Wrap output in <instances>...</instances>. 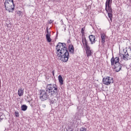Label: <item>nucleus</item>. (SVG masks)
I'll list each match as a JSON object with an SVG mask.
<instances>
[{"mask_svg":"<svg viewBox=\"0 0 131 131\" xmlns=\"http://www.w3.org/2000/svg\"><path fill=\"white\" fill-rule=\"evenodd\" d=\"M59 88L56 84H48L46 85L45 90H39V98L41 101H47L48 99L53 98L54 96L58 95Z\"/></svg>","mask_w":131,"mask_h":131,"instance_id":"f257e3e1","label":"nucleus"},{"mask_svg":"<svg viewBox=\"0 0 131 131\" xmlns=\"http://www.w3.org/2000/svg\"><path fill=\"white\" fill-rule=\"evenodd\" d=\"M56 56L62 62H66L69 59V52L66 47V43L58 42L56 46Z\"/></svg>","mask_w":131,"mask_h":131,"instance_id":"f03ea898","label":"nucleus"},{"mask_svg":"<svg viewBox=\"0 0 131 131\" xmlns=\"http://www.w3.org/2000/svg\"><path fill=\"white\" fill-rule=\"evenodd\" d=\"M111 66L113 67V69H114L116 72H119L121 70L122 67L121 64L119 62V57H116L114 58V56H113L111 59Z\"/></svg>","mask_w":131,"mask_h":131,"instance_id":"7ed1b4c3","label":"nucleus"},{"mask_svg":"<svg viewBox=\"0 0 131 131\" xmlns=\"http://www.w3.org/2000/svg\"><path fill=\"white\" fill-rule=\"evenodd\" d=\"M112 0H106L105 2V11L107 13L108 17L110 20H108L109 23L112 22V18H113V10L112 9Z\"/></svg>","mask_w":131,"mask_h":131,"instance_id":"20e7f679","label":"nucleus"},{"mask_svg":"<svg viewBox=\"0 0 131 131\" xmlns=\"http://www.w3.org/2000/svg\"><path fill=\"white\" fill-rule=\"evenodd\" d=\"M4 5L6 11H8L9 13H13L14 10H15L14 0H6Z\"/></svg>","mask_w":131,"mask_h":131,"instance_id":"39448f33","label":"nucleus"},{"mask_svg":"<svg viewBox=\"0 0 131 131\" xmlns=\"http://www.w3.org/2000/svg\"><path fill=\"white\" fill-rule=\"evenodd\" d=\"M103 83L105 85H109L111 83H113V78L110 77H104L102 80Z\"/></svg>","mask_w":131,"mask_h":131,"instance_id":"423d86ee","label":"nucleus"},{"mask_svg":"<svg viewBox=\"0 0 131 131\" xmlns=\"http://www.w3.org/2000/svg\"><path fill=\"white\" fill-rule=\"evenodd\" d=\"M89 38L91 41V45L96 43V41H97V39H96V36L94 35H90L89 36Z\"/></svg>","mask_w":131,"mask_h":131,"instance_id":"0eeeda50","label":"nucleus"},{"mask_svg":"<svg viewBox=\"0 0 131 131\" xmlns=\"http://www.w3.org/2000/svg\"><path fill=\"white\" fill-rule=\"evenodd\" d=\"M46 31L47 34H46V39L48 42H51L52 41V39H51V32H49V29L47 28Z\"/></svg>","mask_w":131,"mask_h":131,"instance_id":"6e6552de","label":"nucleus"},{"mask_svg":"<svg viewBox=\"0 0 131 131\" xmlns=\"http://www.w3.org/2000/svg\"><path fill=\"white\" fill-rule=\"evenodd\" d=\"M86 54L87 55V57H91L93 53L91 50V47L90 46H87L86 47Z\"/></svg>","mask_w":131,"mask_h":131,"instance_id":"1a4fd4ad","label":"nucleus"},{"mask_svg":"<svg viewBox=\"0 0 131 131\" xmlns=\"http://www.w3.org/2000/svg\"><path fill=\"white\" fill-rule=\"evenodd\" d=\"M120 56L121 57V56H122L124 60H125V61H127V60H128V59H127V58H128V56H129L128 55V53H127V50H126V51L124 52V54H120Z\"/></svg>","mask_w":131,"mask_h":131,"instance_id":"9d476101","label":"nucleus"},{"mask_svg":"<svg viewBox=\"0 0 131 131\" xmlns=\"http://www.w3.org/2000/svg\"><path fill=\"white\" fill-rule=\"evenodd\" d=\"M82 43L84 47H85V48L86 47H89V45H88V40H86V38H85V37H84L82 36Z\"/></svg>","mask_w":131,"mask_h":131,"instance_id":"9b49d317","label":"nucleus"},{"mask_svg":"<svg viewBox=\"0 0 131 131\" xmlns=\"http://www.w3.org/2000/svg\"><path fill=\"white\" fill-rule=\"evenodd\" d=\"M101 38V42L102 43H105V40L106 39V34L104 33H101L100 34Z\"/></svg>","mask_w":131,"mask_h":131,"instance_id":"f8f14e48","label":"nucleus"},{"mask_svg":"<svg viewBox=\"0 0 131 131\" xmlns=\"http://www.w3.org/2000/svg\"><path fill=\"white\" fill-rule=\"evenodd\" d=\"M18 95L19 97H22V96H23V95H24V89H23L22 88H20L18 90Z\"/></svg>","mask_w":131,"mask_h":131,"instance_id":"ddd939ff","label":"nucleus"},{"mask_svg":"<svg viewBox=\"0 0 131 131\" xmlns=\"http://www.w3.org/2000/svg\"><path fill=\"white\" fill-rule=\"evenodd\" d=\"M69 51L70 53H71V54H73L74 53V47H73V45H70L69 46Z\"/></svg>","mask_w":131,"mask_h":131,"instance_id":"4468645a","label":"nucleus"},{"mask_svg":"<svg viewBox=\"0 0 131 131\" xmlns=\"http://www.w3.org/2000/svg\"><path fill=\"white\" fill-rule=\"evenodd\" d=\"M58 80L61 85H62L64 82V81L63 80V77H62V76H61V75H59L58 76Z\"/></svg>","mask_w":131,"mask_h":131,"instance_id":"2eb2a0df","label":"nucleus"},{"mask_svg":"<svg viewBox=\"0 0 131 131\" xmlns=\"http://www.w3.org/2000/svg\"><path fill=\"white\" fill-rule=\"evenodd\" d=\"M27 108H28V107L25 104H23L21 106V109L22 111H26V110H27Z\"/></svg>","mask_w":131,"mask_h":131,"instance_id":"dca6fc26","label":"nucleus"},{"mask_svg":"<svg viewBox=\"0 0 131 131\" xmlns=\"http://www.w3.org/2000/svg\"><path fill=\"white\" fill-rule=\"evenodd\" d=\"M84 30H85V28L83 27L81 30V33L83 35H84Z\"/></svg>","mask_w":131,"mask_h":131,"instance_id":"f3484780","label":"nucleus"},{"mask_svg":"<svg viewBox=\"0 0 131 131\" xmlns=\"http://www.w3.org/2000/svg\"><path fill=\"white\" fill-rule=\"evenodd\" d=\"M80 131H86V128L85 127H82L80 128Z\"/></svg>","mask_w":131,"mask_h":131,"instance_id":"a211bd4d","label":"nucleus"},{"mask_svg":"<svg viewBox=\"0 0 131 131\" xmlns=\"http://www.w3.org/2000/svg\"><path fill=\"white\" fill-rule=\"evenodd\" d=\"M14 114L16 117H19V113L18 112H15Z\"/></svg>","mask_w":131,"mask_h":131,"instance_id":"6ab92c4d","label":"nucleus"},{"mask_svg":"<svg viewBox=\"0 0 131 131\" xmlns=\"http://www.w3.org/2000/svg\"><path fill=\"white\" fill-rule=\"evenodd\" d=\"M50 102V104H54L55 101L53 99H51Z\"/></svg>","mask_w":131,"mask_h":131,"instance_id":"aec40b11","label":"nucleus"},{"mask_svg":"<svg viewBox=\"0 0 131 131\" xmlns=\"http://www.w3.org/2000/svg\"><path fill=\"white\" fill-rule=\"evenodd\" d=\"M2 116H5V115H2L0 116V121H2V120H3L4 119V118H2Z\"/></svg>","mask_w":131,"mask_h":131,"instance_id":"412c9836","label":"nucleus"},{"mask_svg":"<svg viewBox=\"0 0 131 131\" xmlns=\"http://www.w3.org/2000/svg\"><path fill=\"white\" fill-rule=\"evenodd\" d=\"M52 74H53V76H55V70H53L52 71Z\"/></svg>","mask_w":131,"mask_h":131,"instance_id":"4be33fe9","label":"nucleus"},{"mask_svg":"<svg viewBox=\"0 0 131 131\" xmlns=\"http://www.w3.org/2000/svg\"><path fill=\"white\" fill-rule=\"evenodd\" d=\"M49 23H50V24H51V23H53V20H50L49 21Z\"/></svg>","mask_w":131,"mask_h":131,"instance_id":"5701e85b","label":"nucleus"},{"mask_svg":"<svg viewBox=\"0 0 131 131\" xmlns=\"http://www.w3.org/2000/svg\"><path fill=\"white\" fill-rule=\"evenodd\" d=\"M78 111L79 112V111H82V109H79V110H78Z\"/></svg>","mask_w":131,"mask_h":131,"instance_id":"b1692460","label":"nucleus"},{"mask_svg":"<svg viewBox=\"0 0 131 131\" xmlns=\"http://www.w3.org/2000/svg\"><path fill=\"white\" fill-rule=\"evenodd\" d=\"M2 110V106L0 105V111Z\"/></svg>","mask_w":131,"mask_h":131,"instance_id":"393cba45","label":"nucleus"},{"mask_svg":"<svg viewBox=\"0 0 131 131\" xmlns=\"http://www.w3.org/2000/svg\"><path fill=\"white\" fill-rule=\"evenodd\" d=\"M31 107H33V104H32V103H31Z\"/></svg>","mask_w":131,"mask_h":131,"instance_id":"a878e982","label":"nucleus"},{"mask_svg":"<svg viewBox=\"0 0 131 131\" xmlns=\"http://www.w3.org/2000/svg\"><path fill=\"white\" fill-rule=\"evenodd\" d=\"M43 106H44V107H46V105L44 104Z\"/></svg>","mask_w":131,"mask_h":131,"instance_id":"bb28decb","label":"nucleus"},{"mask_svg":"<svg viewBox=\"0 0 131 131\" xmlns=\"http://www.w3.org/2000/svg\"><path fill=\"white\" fill-rule=\"evenodd\" d=\"M29 103H30V101H28Z\"/></svg>","mask_w":131,"mask_h":131,"instance_id":"cd10ccee","label":"nucleus"},{"mask_svg":"<svg viewBox=\"0 0 131 131\" xmlns=\"http://www.w3.org/2000/svg\"><path fill=\"white\" fill-rule=\"evenodd\" d=\"M70 131H74L73 129L71 130Z\"/></svg>","mask_w":131,"mask_h":131,"instance_id":"c85d7f7f","label":"nucleus"},{"mask_svg":"<svg viewBox=\"0 0 131 131\" xmlns=\"http://www.w3.org/2000/svg\"><path fill=\"white\" fill-rule=\"evenodd\" d=\"M31 101H32V100H31L30 102H31Z\"/></svg>","mask_w":131,"mask_h":131,"instance_id":"c756f323","label":"nucleus"},{"mask_svg":"<svg viewBox=\"0 0 131 131\" xmlns=\"http://www.w3.org/2000/svg\"><path fill=\"white\" fill-rule=\"evenodd\" d=\"M130 51H131V48L130 49Z\"/></svg>","mask_w":131,"mask_h":131,"instance_id":"7c9ffc66","label":"nucleus"},{"mask_svg":"<svg viewBox=\"0 0 131 131\" xmlns=\"http://www.w3.org/2000/svg\"><path fill=\"white\" fill-rule=\"evenodd\" d=\"M0 83H1V80H0Z\"/></svg>","mask_w":131,"mask_h":131,"instance_id":"2f4dec72","label":"nucleus"}]
</instances>
